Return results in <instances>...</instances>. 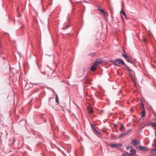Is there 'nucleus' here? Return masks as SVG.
<instances>
[{
  "label": "nucleus",
  "instance_id": "2eb2a0df",
  "mask_svg": "<svg viewBox=\"0 0 156 156\" xmlns=\"http://www.w3.org/2000/svg\"><path fill=\"white\" fill-rule=\"evenodd\" d=\"M55 99L56 102L57 103L59 104V101L58 98V95L56 94H55Z\"/></svg>",
  "mask_w": 156,
  "mask_h": 156
},
{
  "label": "nucleus",
  "instance_id": "dca6fc26",
  "mask_svg": "<svg viewBox=\"0 0 156 156\" xmlns=\"http://www.w3.org/2000/svg\"><path fill=\"white\" fill-rule=\"evenodd\" d=\"M122 156H131L128 152L126 153L122 154Z\"/></svg>",
  "mask_w": 156,
  "mask_h": 156
},
{
  "label": "nucleus",
  "instance_id": "c756f323",
  "mask_svg": "<svg viewBox=\"0 0 156 156\" xmlns=\"http://www.w3.org/2000/svg\"><path fill=\"white\" fill-rule=\"evenodd\" d=\"M155 136H156V131L155 132Z\"/></svg>",
  "mask_w": 156,
  "mask_h": 156
},
{
  "label": "nucleus",
  "instance_id": "6e6552de",
  "mask_svg": "<svg viewBox=\"0 0 156 156\" xmlns=\"http://www.w3.org/2000/svg\"><path fill=\"white\" fill-rule=\"evenodd\" d=\"M96 66L93 64V65L91 66L90 69L92 71H94L96 70Z\"/></svg>",
  "mask_w": 156,
  "mask_h": 156
},
{
  "label": "nucleus",
  "instance_id": "412c9836",
  "mask_svg": "<svg viewBox=\"0 0 156 156\" xmlns=\"http://www.w3.org/2000/svg\"><path fill=\"white\" fill-rule=\"evenodd\" d=\"M126 60L128 62L132 64H133V62L132 61H131L128 58L126 59Z\"/></svg>",
  "mask_w": 156,
  "mask_h": 156
},
{
  "label": "nucleus",
  "instance_id": "bb28decb",
  "mask_svg": "<svg viewBox=\"0 0 156 156\" xmlns=\"http://www.w3.org/2000/svg\"><path fill=\"white\" fill-rule=\"evenodd\" d=\"M15 141V139L14 138L12 141V143L14 144Z\"/></svg>",
  "mask_w": 156,
  "mask_h": 156
},
{
  "label": "nucleus",
  "instance_id": "5701e85b",
  "mask_svg": "<svg viewBox=\"0 0 156 156\" xmlns=\"http://www.w3.org/2000/svg\"><path fill=\"white\" fill-rule=\"evenodd\" d=\"M95 54V53H90L89 54V56H91L92 55H94Z\"/></svg>",
  "mask_w": 156,
  "mask_h": 156
},
{
  "label": "nucleus",
  "instance_id": "f257e3e1",
  "mask_svg": "<svg viewBox=\"0 0 156 156\" xmlns=\"http://www.w3.org/2000/svg\"><path fill=\"white\" fill-rule=\"evenodd\" d=\"M113 64L117 66H119V65H122L124 66L125 65L124 62L122 59L120 58L115 59L113 62Z\"/></svg>",
  "mask_w": 156,
  "mask_h": 156
},
{
  "label": "nucleus",
  "instance_id": "f8f14e48",
  "mask_svg": "<svg viewBox=\"0 0 156 156\" xmlns=\"http://www.w3.org/2000/svg\"><path fill=\"white\" fill-rule=\"evenodd\" d=\"M98 10L103 13H105V11L101 7H98Z\"/></svg>",
  "mask_w": 156,
  "mask_h": 156
},
{
  "label": "nucleus",
  "instance_id": "7ed1b4c3",
  "mask_svg": "<svg viewBox=\"0 0 156 156\" xmlns=\"http://www.w3.org/2000/svg\"><path fill=\"white\" fill-rule=\"evenodd\" d=\"M131 143L133 144L134 146H136L140 144V141L136 139H133L132 140Z\"/></svg>",
  "mask_w": 156,
  "mask_h": 156
},
{
  "label": "nucleus",
  "instance_id": "0eeeda50",
  "mask_svg": "<svg viewBox=\"0 0 156 156\" xmlns=\"http://www.w3.org/2000/svg\"><path fill=\"white\" fill-rule=\"evenodd\" d=\"M147 126H151L152 127H156V123L154 122H151L147 124Z\"/></svg>",
  "mask_w": 156,
  "mask_h": 156
},
{
  "label": "nucleus",
  "instance_id": "9d476101",
  "mask_svg": "<svg viewBox=\"0 0 156 156\" xmlns=\"http://www.w3.org/2000/svg\"><path fill=\"white\" fill-rule=\"evenodd\" d=\"M101 63V62L100 61H99L98 59H97L93 63V64L96 66L98 64H100Z\"/></svg>",
  "mask_w": 156,
  "mask_h": 156
},
{
  "label": "nucleus",
  "instance_id": "473e14b6",
  "mask_svg": "<svg viewBox=\"0 0 156 156\" xmlns=\"http://www.w3.org/2000/svg\"><path fill=\"white\" fill-rule=\"evenodd\" d=\"M143 41H145V39H143Z\"/></svg>",
  "mask_w": 156,
  "mask_h": 156
},
{
  "label": "nucleus",
  "instance_id": "f03ea898",
  "mask_svg": "<svg viewBox=\"0 0 156 156\" xmlns=\"http://www.w3.org/2000/svg\"><path fill=\"white\" fill-rule=\"evenodd\" d=\"M122 146V144H120L119 143L111 144L108 145V146L112 148H117L120 147H121Z\"/></svg>",
  "mask_w": 156,
  "mask_h": 156
},
{
  "label": "nucleus",
  "instance_id": "aec40b11",
  "mask_svg": "<svg viewBox=\"0 0 156 156\" xmlns=\"http://www.w3.org/2000/svg\"><path fill=\"white\" fill-rule=\"evenodd\" d=\"M98 137H101L102 136V135L101 133L99 132L96 135Z\"/></svg>",
  "mask_w": 156,
  "mask_h": 156
},
{
  "label": "nucleus",
  "instance_id": "7c9ffc66",
  "mask_svg": "<svg viewBox=\"0 0 156 156\" xmlns=\"http://www.w3.org/2000/svg\"><path fill=\"white\" fill-rule=\"evenodd\" d=\"M114 126H116V125H115V124H114Z\"/></svg>",
  "mask_w": 156,
  "mask_h": 156
},
{
  "label": "nucleus",
  "instance_id": "4be33fe9",
  "mask_svg": "<svg viewBox=\"0 0 156 156\" xmlns=\"http://www.w3.org/2000/svg\"><path fill=\"white\" fill-rule=\"evenodd\" d=\"M93 112V109L92 108H90L89 109V113H92Z\"/></svg>",
  "mask_w": 156,
  "mask_h": 156
},
{
  "label": "nucleus",
  "instance_id": "9b49d317",
  "mask_svg": "<svg viewBox=\"0 0 156 156\" xmlns=\"http://www.w3.org/2000/svg\"><path fill=\"white\" fill-rule=\"evenodd\" d=\"M90 125L93 131L94 132L95 131V130H97L94 127V125L92 123H90Z\"/></svg>",
  "mask_w": 156,
  "mask_h": 156
},
{
  "label": "nucleus",
  "instance_id": "4468645a",
  "mask_svg": "<svg viewBox=\"0 0 156 156\" xmlns=\"http://www.w3.org/2000/svg\"><path fill=\"white\" fill-rule=\"evenodd\" d=\"M127 135V133H126V132L125 131L123 133H121L119 136V137H122L124 136H125L126 135Z\"/></svg>",
  "mask_w": 156,
  "mask_h": 156
},
{
  "label": "nucleus",
  "instance_id": "a211bd4d",
  "mask_svg": "<svg viewBox=\"0 0 156 156\" xmlns=\"http://www.w3.org/2000/svg\"><path fill=\"white\" fill-rule=\"evenodd\" d=\"M124 66L126 67V68L127 69V70H128V72H130L132 71V70L131 69L126 65L125 64Z\"/></svg>",
  "mask_w": 156,
  "mask_h": 156
},
{
  "label": "nucleus",
  "instance_id": "f3484780",
  "mask_svg": "<svg viewBox=\"0 0 156 156\" xmlns=\"http://www.w3.org/2000/svg\"><path fill=\"white\" fill-rule=\"evenodd\" d=\"M125 129V127L123 124H122L121 125V127L119 128V130L122 131V129Z\"/></svg>",
  "mask_w": 156,
  "mask_h": 156
},
{
  "label": "nucleus",
  "instance_id": "cd10ccee",
  "mask_svg": "<svg viewBox=\"0 0 156 156\" xmlns=\"http://www.w3.org/2000/svg\"><path fill=\"white\" fill-rule=\"evenodd\" d=\"M51 97H50V98H49L48 101H50V99H51Z\"/></svg>",
  "mask_w": 156,
  "mask_h": 156
},
{
  "label": "nucleus",
  "instance_id": "b1692460",
  "mask_svg": "<svg viewBox=\"0 0 156 156\" xmlns=\"http://www.w3.org/2000/svg\"><path fill=\"white\" fill-rule=\"evenodd\" d=\"M131 131V130L129 129L127 131H125L126 132V133H127V134L129 133Z\"/></svg>",
  "mask_w": 156,
  "mask_h": 156
},
{
  "label": "nucleus",
  "instance_id": "1a4fd4ad",
  "mask_svg": "<svg viewBox=\"0 0 156 156\" xmlns=\"http://www.w3.org/2000/svg\"><path fill=\"white\" fill-rule=\"evenodd\" d=\"M120 13H121L122 14L125 16V17L126 18V19H127V16H126L124 11L122 9H121V11H120Z\"/></svg>",
  "mask_w": 156,
  "mask_h": 156
},
{
  "label": "nucleus",
  "instance_id": "393cba45",
  "mask_svg": "<svg viewBox=\"0 0 156 156\" xmlns=\"http://www.w3.org/2000/svg\"><path fill=\"white\" fill-rule=\"evenodd\" d=\"M99 132L97 130H95V131L94 132V133L96 134L97 135V133Z\"/></svg>",
  "mask_w": 156,
  "mask_h": 156
},
{
  "label": "nucleus",
  "instance_id": "f704fd0d",
  "mask_svg": "<svg viewBox=\"0 0 156 156\" xmlns=\"http://www.w3.org/2000/svg\"><path fill=\"white\" fill-rule=\"evenodd\" d=\"M73 7H74V5H73Z\"/></svg>",
  "mask_w": 156,
  "mask_h": 156
},
{
  "label": "nucleus",
  "instance_id": "20e7f679",
  "mask_svg": "<svg viewBox=\"0 0 156 156\" xmlns=\"http://www.w3.org/2000/svg\"><path fill=\"white\" fill-rule=\"evenodd\" d=\"M142 108L143 109V111L141 113V117L143 118L146 116V112L144 109V106L143 104L142 105Z\"/></svg>",
  "mask_w": 156,
  "mask_h": 156
},
{
  "label": "nucleus",
  "instance_id": "2f4dec72",
  "mask_svg": "<svg viewBox=\"0 0 156 156\" xmlns=\"http://www.w3.org/2000/svg\"><path fill=\"white\" fill-rule=\"evenodd\" d=\"M123 52L124 53H126V51H124H124H123Z\"/></svg>",
  "mask_w": 156,
  "mask_h": 156
},
{
  "label": "nucleus",
  "instance_id": "c85d7f7f",
  "mask_svg": "<svg viewBox=\"0 0 156 156\" xmlns=\"http://www.w3.org/2000/svg\"><path fill=\"white\" fill-rule=\"evenodd\" d=\"M83 2H87L86 1V0H84V1H83Z\"/></svg>",
  "mask_w": 156,
  "mask_h": 156
},
{
  "label": "nucleus",
  "instance_id": "39448f33",
  "mask_svg": "<svg viewBox=\"0 0 156 156\" xmlns=\"http://www.w3.org/2000/svg\"><path fill=\"white\" fill-rule=\"evenodd\" d=\"M138 148H139V149L142 151H148L149 150V149L146 147H144L142 146H140L138 147Z\"/></svg>",
  "mask_w": 156,
  "mask_h": 156
},
{
  "label": "nucleus",
  "instance_id": "ddd939ff",
  "mask_svg": "<svg viewBox=\"0 0 156 156\" xmlns=\"http://www.w3.org/2000/svg\"><path fill=\"white\" fill-rule=\"evenodd\" d=\"M39 90V88H37L34 89L32 92L31 94H34V93H35L37 92H38Z\"/></svg>",
  "mask_w": 156,
  "mask_h": 156
},
{
  "label": "nucleus",
  "instance_id": "72a5a7b5",
  "mask_svg": "<svg viewBox=\"0 0 156 156\" xmlns=\"http://www.w3.org/2000/svg\"><path fill=\"white\" fill-rule=\"evenodd\" d=\"M69 26V25H67V27H68Z\"/></svg>",
  "mask_w": 156,
  "mask_h": 156
},
{
  "label": "nucleus",
  "instance_id": "423d86ee",
  "mask_svg": "<svg viewBox=\"0 0 156 156\" xmlns=\"http://www.w3.org/2000/svg\"><path fill=\"white\" fill-rule=\"evenodd\" d=\"M130 154L131 155V156H133L134 155H135L136 154V151L135 149H133L132 148L130 150Z\"/></svg>",
  "mask_w": 156,
  "mask_h": 156
},
{
  "label": "nucleus",
  "instance_id": "c9c22d12",
  "mask_svg": "<svg viewBox=\"0 0 156 156\" xmlns=\"http://www.w3.org/2000/svg\"><path fill=\"white\" fill-rule=\"evenodd\" d=\"M20 16H21V15H20Z\"/></svg>",
  "mask_w": 156,
  "mask_h": 156
},
{
  "label": "nucleus",
  "instance_id": "6ab92c4d",
  "mask_svg": "<svg viewBox=\"0 0 156 156\" xmlns=\"http://www.w3.org/2000/svg\"><path fill=\"white\" fill-rule=\"evenodd\" d=\"M122 56H123V57L125 59H128V57L127 55L126 54H122Z\"/></svg>",
  "mask_w": 156,
  "mask_h": 156
},
{
  "label": "nucleus",
  "instance_id": "a878e982",
  "mask_svg": "<svg viewBox=\"0 0 156 156\" xmlns=\"http://www.w3.org/2000/svg\"><path fill=\"white\" fill-rule=\"evenodd\" d=\"M126 148L128 150V149H129V148H131L130 147V146H127L126 147Z\"/></svg>",
  "mask_w": 156,
  "mask_h": 156
}]
</instances>
